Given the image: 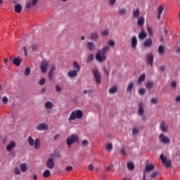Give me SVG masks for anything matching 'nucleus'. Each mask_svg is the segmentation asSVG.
<instances>
[{
  "instance_id": "338daca9",
  "label": "nucleus",
  "mask_w": 180,
  "mask_h": 180,
  "mask_svg": "<svg viewBox=\"0 0 180 180\" xmlns=\"http://www.w3.org/2000/svg\"><path fill=\"white\" fill-rule=\"evenodd\" d=\"M147 174L146 173V172H143V180H151V179H147Z\"/></svg>"
},
{
  "instance_id": "e2e57ef3",
  "label": "nucleus",
  "mask_w": 180,
  "mask_h": 180,
  "mask_svg": "<svg viewBox=\"0 0 180 180\" xmlns=\"http://www.w3.org/2000/svg\"><path fill=\"white\" fill-rule=\"evenodd\" d=\"M2 101L4 103H8V97L4 96L3 98H2Z\"/></svg>"
},
{
  "instance_id": "f8f14e48",
  "label": "nucleus",
  "mask_w": 180,
  "mask_h": 180,
  "mask_svg": "<svg viewBox=\"0 0 180 180\" xmlns=\"http://www.w3.org/2000/svg\"><path fill=\"white\" fill-rule=\"evenodd\" d=\"M139 17H140V8H136L135 10H133L132 18H134V19H139Z\"/></svg>"
},
{
  "instance_id": "680f3d73",
  "label": "nucleus",
  "mask_w": 180,
  "mask_h": 180,
  "mask_svg": "<svg viewBox=\"0 0 180 180\" xmlns=\"http://www.w3.org/2000/svg\"><path fill=\"white\" fill-rule=\"evenodd\" d=\"M88 144H89V141H88V140H83L82 146H88Z\"/></svg>"
},
{
  "instance_id": "bb28decb",
  "label": "nucleus",
  "mask_w": 180,
  "mask_h": 180,
  "mask_svg": "<svg viewBox=\"0 0 180 180\" xmlns=\"http://www.w3.org/2000/svg\"><path fill=\"white\" fill-rule=\"evenodd\" d=\"M98 37L99 35L98 34V32H94L91 34L90 39L91 40H96L97 39H98Z\"/></svg>"
},
{
  "instance_id": "c756f323",
  "label": "nucleus",
  "mask_w": 180,
  "mask_h": 180,
  "mask_svg": "<svg viewBox=\"0 0 180 180\" xmlns=\"http://www.w3.org/2000/svg\"><path fill=\"white\" fill-rule=\"evenodd\" d=\"M34 146L36 150H39V148H40V139H36L34 141Z\"/></svg>"
},
{
  "instance_id": "393cba45",
  "label": "nucleus",
  "mask_w": 180,
  "mask_h": 180,
  "mask_svg": "<svg viewBox=\"0 0 180 180\" xmlns=\"http://www.w3.org/2000/svg\"><path fill=\"white\" fill-rule=\"evenodd\" d=\"M73 68L75 71H81V66H79V64H78V62L77 61L73 62Z\"/></svg>"
},
{
  "instance_id": "c03bdc74",
  "label": "nucleus",
  "mask_w": 180,
  "mask_h": 180,
  "mask_svg": "<svg viewBox=\"0 0 180 180\" xmlns=\"http://www.w3.org/2000/svg\"><path fill=\"white\" fill-rule=\"evenodd\" d=\"M139 95H141V96H144V94H146V89H144L143 88L140 89L139 90Z\"/></svg>"
},
{
  "instance_id": "774afa93",
  "label": "nucleus",
  "mask_w": 180,
  "mask_h": 180,
  "mask_svg": "<svg viewBox=\"0 0 180 180\" xmlns=\"http://www.w3.org/2000/svg\"><path fill=\"white\" fill-rule=\"evenodd\" d=\"M176 157H179V158H180V148L177 150Z\"/></svg>"
},
{
  "instance_id": "1a4fd4ad",
  "label": "nucleus",
  "mask_w": 180,
  "mask_h": 180,
  "mask_svg": "<svg viewBox=\"0 0 180 180\" xmlns=\"http://www.w3.org/2000/svg\"><path fill=\"white\" fill-rule=\"evenodd\" d=\"M46 167L49 168V169H53V168H54V159L51 158H49L46 162Z\"/></svg>"
},
{
  "instance_id": "9b49d317",
  "label": "nucleus",
  "mask_w": 180,
  "mask_h": 180,
  "mask_svg": "<svg viewBox=\"0 0 180 180\" xmlns=\"http://www.w3.org/2000/svg\"><path fill=\"white\" fill-rule=\"evenodd\" d=\"M153 46V39L151 38H148L143 42V47H151Z\"/></svg>"
},
{
  "instance_id": "a19ab883",
  "label": "nucleus",
  "mask_w": 180,
  "mask_h": 180,
  "mask_svg": "<svg viewBox=\"0 0 180 180\" xmlns=\"http://www.w3.org/2000/svg\"><path fill=\"white\" fill-rule=\"evenodd\" d=\"M91 61H94V54L91 53L87 57L86 63H91Z\"/></svg>"
},
{
  "instance_id": "e433bc0d",
  "label": "nucleus",
  "mask_w": 180,
  "mask_h": 180,
  "mask_svg": "<svg viewBox=\"0 0 180 180\" xmlns=\"http://www.w3.org/2000/svg\"><path fill=\"white\" fill-rule=\"evenodd\" d=\"M51 172L49 169H46L43 172V176L44 178H49L50 176Z\"/></svg>"
},
{
  "instance_id": "c9c22d12",
  "label": "nucleus",
  "mask_w": 180,
  "mask_h": 180,
  "mask_svg": "<svg viewBox=\"0 0 180 180\" xmlns=\"http://www.w3.org/2000/svg\"><path fill=\"white\" fill-rule=\"evenodd\" d=\"M54 156L57 157V158H60L61 157V153H60L58 151H55L54 153L51 154V157L53 158H54Z\"/></svg>"
},
{
  "instance_id": "4c0bfd02",
  "label": "nucleus",
  "mask_w": 180,
  "mask_h": 180,
  "mask_svg": "<svg viewBox=\"0 0 180 180\" xmlns=\"http://www.w3.org/2000/svg\"><path fill=\"white\" fill-rule=\"evenodd\" d=\"M158 53L159 54H164V53H165L164 45H160L158 47Z\"/></svg>"
},
{
  "instance_id": "864d4df0",
  "label": "nucleus",
  "mask_w": 180,
  "mask_h": 180,
  "mask_svg": "<svg viewBox=\"0 0 180 180\" xmlns=\"http://www.w3.org/2000/svg\"><path fill=\"white\" fill-rule=\"evenodd\" d=\"M139 117H141V119H142V120H146V115H144L143 113H139Z\"/></svg>"
},
{
  "instance_id": "39448f33",
  "label": "nucleus",
  "mask_w": 180,
  "mask_h": 180,
  "mask_svg": "<svg viewBox=\"0 0 180 180\" xmlns=\"http://www.w3.org/2000/svg\"><path fill=\"white\" fill-rule=\"evenodd\" d=\"M159 140L162 144H169L171 143V139L166 136L164 134H160L159 136Z\"/></svg>"
},
{
  "instance_id": "ddd939ff",
  "label": "nucleus",
  "mask_w": 180,
  "mask_h": 180,
  "mask_svg": "<svg viewBox=\"0 0 180 180\" xmlns=\"http://www.w3.org/2000/svg\"><path fill=\"white\" fill-rule=\"evenodd\" d=\"M13 64L16 65V67H20V64H22V59L19 57L14 58L13 60Z\"/></svg>"
},
{
  "instance_id": "412c9836",
  "label": "nucleus",
  "mask_w": 180,
  "mask_h": 180,
  "mask_svg": "<svg viewBox=\"0 0 180 180\" xmlns=\"http://www.w3.org/2000/svg\"><path fill=\"white\" fill-rule=\"evenodd\" d=\"M86 47L90 51H94V50H95V44H94V42H88Z\"/></svg>"
},
{
  "instance_id": "c85d7f7f",
  "label": "nucleus",
  "mask_w": 180,
  "mask_h": 180,
  "mask_svg": "<svg viewBox=\"0 0 180 180\" xmlns=\"http://www.w3.org/2000/svg\"><path fill=\"white\" fill-rule=\"evenodd\" d=\"M146 81V74L143 73L138 79V84H141Z\"/></svg>"
},
{
  "instance_id": "49530a36",
  "label": "nucleus",
  "mask_w": 180,
  "mask_h": 180,
  "mask_svg": "<svg viewBox=\"0 0 180 180\" xmlns=\"http://www.w3.org/2000/svg\"><path fill=\"white\" fill-rule=\"evenodd\" d=\"M39 85H41V86L44 85V84H46V79H45L44 77H42V78L39 80Z\"/></svg>"
},
{
  "instance_id": "79ce46f5",
  "label": "nucleus",
  "mask_w": 180,
  "mask_h": 180,
  "mask_svg": "<svg viewBox=\"0 0 180 180\" xmlns=\"http://www.w3.org/2000/svg\"><path fill=\"white\" fill-rule=\"evenodd\" d=\"M77 119V115L75 113H72L68 119L69 122H71L72 120H75Z\"/></svg>"
},
{
  "instance_id": "9d476101",
  "label": "nucleus",
  "mask_w": 180,
  "mask_h": 180,
  "mask_svg": "<svg viewBox=\"0 0 180 180\" xmlns=\"http://www.w3.org/2000/svg\"><path fill=\"white\" fill-rule=\"evenodd\" d=\"M162 12H164V6H160L158 8V15H157L158 20H160L161 19V15H162Z\"/></svg>"
},
{
  "instance_id": "4be33fe9",
  "label": "nucleus",
  "mask_w": 180,
  "mask_h": 180,
  "mask_svg": "<svg viewBox=\"0 0 180 180\" xmlns=\"http://www.w3.org/2000/svg\"><path fill=\"white\" fill-rule=\"evenodd\" d=\"M160 130L164 132H165V131H167V130H168V126L165 124V122H162L160 123Z\"/></svg>"
},
{
  "instance_id": "2f4dec72",
  "label": "nucleus",
  "mask_w": 180,
  "mask_h": 180,
  "mask_svg": "<svg viewBox=\"0 0 180 180\" xmlns=\"http://www.w3.org/2000/svg\"><path fill=\"white\" fill-rule=\"evenodd\" d=\"M146 86L148 89H151L154 87V82L151 81L147 82Z\"/></svg>"
},
{
  "instance_id": "6e6552de",
  "label": "nucleus",
  "mask_w": 180,
  "mask_h": 180,
  "mask_svg": "<svg viewBox=\"0 0 180 180\" xmlns=\"http://www.w3.org/2000/svg\"><path fill=\"white\" fill-rule=\"evenodd\" d=\"M147 64L153 67L154 64V55L153 54H148L147 56Z\"/></svg>"
},
{
  "instance_id": "5fc2aeb1",
  "label": "nucleus",
  "mask_w": 180,
  "mask_h": 180,
  "mask_svg": "<svg viewBox=\"0 0 180 180\" xmlns=\"http://www.w3.org/2000/svg\"><path fill=\"white\" fill-rule=\"evenodd\" d=\"M115 166L113 165H110L107 167H105V171H110V169H112Z\"/></svg>"
},
{
  "instance_id": "ea45409f",
  "label": "nucleus",
  "mask_w": 180,
  "mask_h": 180,
  "mask_svg": "<svg viewBox=\"0 0 180 180\" xmlns=\"http://www.w3.org/2000/svg\"><path fill=\"white\" fill-rule=\"evenodd\" d=\"M120 153L122 154V155H127V153L126 152V148L122 146L120 150Z\"/></svg>"
},
{
  "instance_id": "603ef678",
  "label": "nucleus",
  "mask_w": 180,
  "mask_h": 180,
  "mask_svg": "<svg viewBox=\"0 0 180 180\" xmlns=\"http://www.w3.org/2000/svg\"><path fill=\"white\" fill-rule=\"evenodd\" d=\"M48 77L49 79H53L54 78V74L52 72H49Z\"/></svg>"
},
{
  "instance_id": "20e7f679",
  "label": "nucleus",
  "mask_w": 180,
  "mask_h": 180,
  "mask_svg": "<svg viewBox=\"0 0 180 180\" xmlns=\"http://www.w3.org/2000/svg\"><path fill=\"white\" fill-rule=\"evenodd\" d=\"M160 160L162 161V164L165 165L166 168H169V167L172 165V162H171V160H167V158L164 156V154L160 155Z\"/></svg>"
},
{
  "instance_id": "7ed1b4c3",
  "label": "nucleus",
  "mask_w": 180,
  "mask_h": 180,
  "mask_svg": "<svg viewBox=\"0 0 180 180\" xmlns=\"http://www.w3.org/2000/svg\"><path fill=\"white\" fill-rule=\"evenodd\" d=\"M92 74L94 79H96V84H101V81L102 80V76L101 75V72H99V70H98V68L93 69Z\"/></svg>"
},
{
  "instance_id": "a211bd4d",
  "label": "nucleus",
  "mask_w": 180,
  "mask_h": 180,
  "mask_svg": "<svg viewBox=\"0 0 180 180\" xmlns=\"http://www.w3.org/2000/svg\"><path fill=\"white\" fill-rule=\"evenodd\" d=\"M37 1H39V0H32V2H27L26 4H25V5H26V8H27V9H30V8H32V6H34V5H36V4H37Z\"/></svg>"
},
{
  "instance_id": "473e14b6",
  "label": "nucleus",
  "mask_w": 180,
  "mask_h": 180,
  "mask_svg": "<svg viewBox=\"0 0 180 180\" xmlns=\"http://www.w3.org/2000/svg\"><path fill=\"white\" fill-rule=\"evenodd\" d=\"M144 22H145V20H144V17H141L138 19V26H143V25H144Z\"/></svg>"
},
{
  "instance_id": "dca6fc26",
  "label": "nucleus",
  "mask_w": 180,
  "mask_h": 180,
  "mask_svg": "<svg viewBox=\"0 0 180 180\" xmlns=\"http://www.w3.org/2000/svg\"><path fill=\"white\" fill-rule=\"evenodd\" d=\"M137 37L136 36L132 37L131 38V47L134 49H137Z\"/></svg>"
},
{
  "instance_id": "4468645a",
  "label": "nucleus",
  "mask_w": 180,
  "mask_h": 180,
  "mask_svg": "<svg viewBox=\"0 0 180 180\" xmlns=\"http://www.w3.org/2000/svg\"><path fill=\"white\" fill-rule=\"evenodd\" d=\"M68 75L69 78H75L78 75V70H70Z\"/></svg>"
},
{
  "instance_id": "37998d69",
  "label": "nucleus",
  "mask_w": 180,
  "mask_h": 180,
  "mask_svg": "<svg viewBox=\"0 0 180 180\" xmlns=\"http://www.w3.org/2000/svg\"><path fill=\"white\" fill-rule=\"evenodd\" d=\"M106 150L108 151H112V150H113V145L112 143H108L107 146H106Z\"/></svg>"
},
{
  "instance_id": "8fccbe9b",
  "label": "nucleus",
  "mask_w": 180,
  "mask_h": 180,
  "mask_svg": "<svg viewBox=\"0 0 180 180\" xmlns=\"http://www.w3.org/2000/svg\"><path fill=\"white\" fill-rule=\"evenodd\" d=\"M83 93L86 95V94H94V90L89 89V90H84Z\"/></svg>"
},
{
  "instance_id": "a18cd8bd",
  "label": "nucleus",
  "mask_w": 180,
  "mask_h": 180,
  "mask_svg": "<svg viewBox=\"0 0 180 180\" xmlns=\"http://www.w3.org/2000/svg\"><path fill=\"white\" fill-rule=\"evenodd\" d=\"M139 131H140V130L137 127L132 129V134H139Z\"/></svg>"
},
{
  "instance_id": "4d7b16f0",
  "label": "nucleus",
  "mask_w": 180,
  "mask_h": 180,
  "mask_svg": "<svg viewBox=\"0 0 180 180\" xmlns=\"http://www.w3.org/2000/svg\"><path fill=\"white\" fill-rule=\"evenodd\" d=\"M15 175H20V169H19V167L15 168Z\"/></svg>"
},
{
  "instance_id": "bf43d9fd",
  "label": "nucleus",
  "mask_w": 180,
  "mask_h": 180,
  "mask_svg": "<svg viewBox=\"0 0 180 180\" xmlns=\"http://www.w3.org/2000/svg\"><path fill=\"white\" fill-rule=\"evenodd\" d=\"M109 46H110L111 47H114L115 46V41L114 40H110L108 42Z\"/></svg>"
},
{
  "instance_id": "6e6d98bb",
  "label": "nucleus",
  "mask_w": 180,
  "mask_h": 180,
  "mask_svg": "<svg viewBox=\"0 0 180 180\" xmlns=\"http://www.w3.org/2000/svg\"><path fill=\"white\" fill-rule=\"evenodd\" d=\"M77 119H82L84 116L83 113H75Z\"/></svg>"
},
{
  "instance_id": "b1692460",
  "label": "nucleus",
  "mask_w": 180,
  "mask_h": 180,
  "mask_svg": "<svg viewBox=\"0 0 180 180\" xmlns=\"http://www.w3.org/2000/svg\"><path fill=\"white\" fill-rule=\"evenodd\" d=\"M117 92V86H113L109 89V94L113 95Z\"/></svg>"
},
{
  "instance_id": "f3484780",
  "label": "nucleus",
  "mask_w": 180,
  "mask_h": 180,
  "mask_svg": "<svg viewBox=\"0 0 180 180\" xmlns=\"http://www.w3.org/2000/svg\"><path fill=\"white\" fill-rule=\"evenodd\" d=\"M16 146V143L15 141H11L10 143L7 145V151L11 152L12 151V148H15Z\"/></svg>"
},
{
  "instance_id": "a878e982",
  "label": "nucleus",
  "mask_w": 180,
  "mask_h": 180,
  "mask_svg": "<svg viewBox=\"0 0 180 180\" xmlns=\"http://www.w3.org/2000/svg\"><path fill=\"white\" fill-rule=\"evenodd\" d=\"M127 167L129 169V171H134V163H133L132 162H129L127 163Z\"/></svg>"
},
{
  "instance_id": "f257e3e1",
  "label": "nucleus",
  "mask_w": 180,
  "mask_h": 180,
  "mask_svg": "<svg viewBox=\"0 0 180 180\" xmlns=\"http://www.w3.org/2000/svg\"><path fill=\"white\" fill-rule=\"evenodd\" d=\"M109 51V46H103L102 49L98 50L96 55V60L98 63H103L106 61V53Z\"/></svg>"
},
{
  "instance_id": "f704fd0d",
  "label": "nucleus",
  "mask_w": 180,
  "mask_h": 180,
  "mask_svg": "<svg viewBox=\"0 0 180 180\" xmlns=\"http://www.w3.org/2000/svg\"><path fill=\"white\" fill-rule=\"evenodd\" d=\"M28 143L31 147L34 146V139L32 136L28 137Z\"/></svg>"
},
{
  "instance_id": "052dcab7",
  "label": "nucleus",
  "mask_w": 180,
  "mask_h": 180,
  "mask_svg": "<svg viewBox=\"0 0 180 180\" xmlns=\"http://www.w3.org/2000/svg\"><path fill=\"white\" fill-rule=\"evenodd\" d=\"M55 88H56V92H61V87H60V86L56 85Z\"/></svg>"
},
{
  "instance_id": "aec40b11",
  "label": "nucleus",
  "mask_w": 180,
  "mask_h": 180,
  "mask_svg": "<svg viewBox=\"0 0 180 180\" xmlns=\"http://www.w3.org/2000/svg\"><path fill=\"white\" fill-rule=\"evenodd\" d=\"M146 37H147V33L144 32V30H141V32L139 34V39H140V40H144Z\"/></svg>"
},
{
  "instance_id": "f03ea898",
  "label": "nucleus",
  "mask_w": 180,
  "mask_h": 180,
  "mask_svg": "<svg viewBox=\"0 0 180 180\" xmlns=\"http://www.w3.org/2000/svg\"><path fill=\"white\" fill-rule=\"evenodd\" d=\"M74 143H79V136L77 134L70 135L67 139V144L68 147H71Z\"/></svg>"
},
{
  "instance_id": "69168bd1",
  "label": "nucleus",
  "mask_w": 180,
  "mask_h": 180,
  "mask_svg": "<svg viewBox=\"0 0 180 180\" xmlns=\"http://www.w3.org/2000/svg\"><path fill=\"white\" fill-rule=\"evenodd\" d=\"M109 4L110 5H115V4H116V0H109Z\"/></svg>"
},
{
  "instance_id": "09e8293b",
  "label": "nucleus",
  "mask_w": 180,
  "mask_h": 180,
  "mask_svg": "<svg viewBox=\"0 0 180 180\" xmlns=\"http://www.w3.org/2000/svg\"><path fill=\"white\" fill-rule=\"evenodd\" d=\"M150 103H153V105H157L158 103V101L155 98H152L150 99Z\"/></svg>"
},
{
  "instance_id": "3c124183",
  "label": "nucleus",
  "mask_w": 180,
  "mask_h": 180,
  "mask_svg": "<svg viewBox=\"0 0 180 180\" xmlns=\"http://www.w3.org/2000/svg\"><path fill=\"white\" fill-rule=\"evenodd\" d=\"M102 36H108L109 34V31L108 30H105L101 32Z\"/></svg>"
},
{
  "instance_id": "0e129e2a",
  "label": "nucleus",
  "mask_w": 180,
  "mask_h": 180,
  "mask_svg": "<svg viewBox=\"0 0 180 180\" xmlns=\"http://www.w3.org/2000/svg\"><path fill=\"white\" fill-rule=\"evenodd\" d=\"M88 168L89 171H94V165L89 164Z\"/></svg>"
},
{
  "instance_id": "72a5a7b5",
  "label": "nucleus",
  "mask_w": 180,
  "mask_h": 180,
  "mask_svg": "<svg viewBox=\"0 0 180 180\" xmlns=\"http://www.w3.org/2000/svg\"><path fill=\"white\" fill-rule=\"evenodd\" d=\"M46 109H51L53 108V103L51 101H46L45 103Z\"/></svg>"
},
{
  "instance_id": "58836bf2",
  "label": "nucleus",
  "mask_w": 180,
  "mask_h": 180,
  "mask_svg": "<svg viewBox=\"0 0 180 180\" xmlns=\"http://www.w3.org/2000/svg\"><path fill=\"white\" fill-rule=\"evenodd\" d=\"M31 72H32V70H30V68H26L25 71L24 72V75L25 77H29V75H30Z\"/></svg>"
},
{
  "instance_id": "5701e85b",
  "label": "nucleus",
  "mask_w": 180,
  "mask_h": 180,
  "mask_svg": "<svg viewBox=\"0 0 180 180\" xmlns=\"http://www.w3.org/2000/svg\"><path fill=\"white\" fill-rule=\"evenodd\" d=\"M14 11L15 12H16L17 13H20V12H22V5H20V4H16L14 6Z\"/></svg>"
},
{
  "instance_id": "0eeeda50",
  "label": "nucleus",
  "mask_w": 180,
  "mask_h": 180,
  "mask_svg": "<svg viewBox=\"0 0 180 180\" xmlns=\"http://www.w3.org/2000/svg\"><path fill=\"white\" fill-rule=\"evenodd\" d=\"M41 71L43 74L47 72V68H49V63L46 60H43L40 65Z\"/></svg>"
},
{
  "instance_id": "7c9ffc66",
  "label": "nucleus",
  "mask_w": 180,
  "mask_h": 180,
  "mask_svg": "<svg viewBox=\"0 0 180 180\" xmlns=\"http://www.w3.org/2000/svg\"><path fill=\"white\" fill-rule=\"evenodd\" d=\"M139 113H144V104L143 103H139Z\"/></svg>"
},
{
  "instance_id": "423d86ee",
  "label": "nucleus",
  "mask_w": 180,
  "mask_h": 180,
  "mask_svg": "<svg viewBox=\"0 0 180 180\" xmlns=\"http://www.w3.org/2000/svg\"><path fill=\"white\" fill-rule=\"evenodd\" d=\"M37 130H39V131H45L46 130H49V125H47L46 122L40 123L38 124Z\"/></svg>"
},
{
  "instance_id": "6ab92c4d",
  "label": "nucleus",
  "mask_w": 180,
  "mask_h": 180,
  "mask_svg": "<svg viewBox=\"0 0 180 180\" xmlns=\"http://www.w3.org/2000/svg\"><path fill=\"white\" fill-rule=\"evenodd\" d=\"M134 88V83L133 82H130L127 87V94H131Z\"/></svg>"
},
{
  "instance_id": "2eb2a0df",
  "label": "nucleus",
  "mask_w": 180,
  "mask_h": 180,
  "mask_svg": "<svg viewBox=\"0 0 180 180\" xmlns=\"http://www.w3.org/2000/svg\"><path fill=\"white\" fill-rule=\"evenodd\" d=\"M155 169V166H154L153 164L147 165L146 166L145 171L146 172H152V171H154Z\"/></svg>"
},
{
  "instance_id": "de8ad7c7",
  "label": "nucleus",
  "mask_w": 180,
  "mask_h": 180,
  "mask_svg": "<svg viewBox=\"0 0 180 180\" xmlns=\"http://www.w3.org/2000/svg\"><path fill=\"white\" fill-rule=\"evenodd\" d=\"M158 175V172H157V171L153 172L150 174V178H152V179H154V178H155Z\"/></svg>"
},
{
  "instance_id": "cd10ccee",
  "label": "nucleus",
  "mask_w": 180,
  "mask_h": 180,
  "mask_svg": "<svg viewBox=\"0 0 180 180\" xmlns=\"http://www.w3.org/2000/svg\"><path fill=\"white\" fill-rule=\"evenodd\" d=\"M20 168L22 172H26L27 171V165H26V163H22L20 165Z\"/></svg>"
},
{
  "instance_id": "13d9d810",
  "label": "nucleus",
  "mask_w": 180,
  "mask_h": 180,
  "mask_svg": "<svg viewBox=\"0 0 180 180\" xmlns=\"http://www.w3.org/2000/svg\"><path fill=\"white\" fill-rule=\"evenodd\" d=\"M127 11L125 8H122L120 11L119 13L120 15H124L126 13Z\"/></svg>"
}]
</instances>
